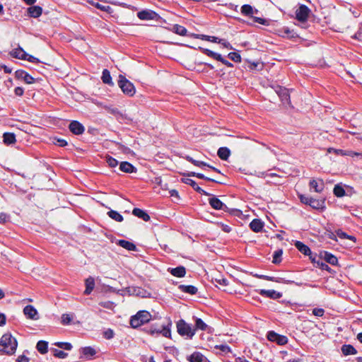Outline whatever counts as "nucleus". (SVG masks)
Instances as JSON below:
<instances>
[{
    "label": "nucleus",
    "instance_id": "obj_59",
    "mask_svg": "<svg viewBox=\"0 0 362 362\" xmlns=\"http://www.w3.org/2000/svg\"><path fill=\"white\" fill-rule=\"evenodd\" d=\"M103 337L107 339H110L114 337V332L111 329H107L103 332Z\"/></svg>",
    "mask_w": 362,
    "mask_h": 362
},
{
    "label": "nucleus",
    "instance_id": "obj_36",
    "mask_svg": "<svg viewBox=\"0 0 362 362\" xmlns=\"http://www.w3.org/2000/svg\"><path fill=\"white\" fill-rule=\"evenodd\" d=\"M203 358L204 356L201 353L194 352L187 358V360L189 362H202Z\"/></svg>",
    "mask_w": 362,
    "mask_h": 362
},
{
    "label": "nucleus",
    "instance_id": "obj_44",
    "mask_svg": "<svg viewBox=\"0 0 362 362\" xmlns=\"http://www.w3.org/2000/svg\"><path fill=\"white\" fill-rule=\"evenodd\" d=\"M207 327L206 324L201 319V318H197L195 320V327L194 329H201V330H206Z\"/></svg>",
    "mask_w": 362,
    "mask_h": 362
},
{
    "label": "nucleus",
    "instance_id": "obj_43",
    "mask_svg": "<svg viewBox=\"0 0 362 362\" xmlns=\"http://www.w3.org/2000/svg\"><path fill=\"white\" fill-rule=\"evenodd\" d=\"M241 13L247 16H252L253 14V8L249 4H244L241 7Z\"/></svg>",
    "mask_w": 362,
    "mask_h": 362
},
{
    "label": "nucleus",
    "instance_id": "obj_46",
    "mask_svg": "<svg viewBox=\"0 0 362 362\" xmlns=\"http://www.w3.org/2000/svg\"><path fill=\"white\" fill-rule=\"evenodd\" d=\"M228 57L230 59H231L232 61H233L235 62H241V59H242L241 56L238 52H230L228 54Z\"/></svg>",
    "mask_w": 362,
    "mask_h": 362
},
{
    "label": "nucleus",
    "instance_id": "obj_41",
    "mask_svg": "<svg viewBox=\"0 0 362 362\" xmlns=\"http://www.w3.org/2000/svg\"><path fill=\"white\" fill-rule=\"evenodd\" d=\"M80 358L84 360H89L90 357V346L81 348L80 351Z\"/></svg>",
    "mask_w": 362,
    "mask_h": 362
},
{
    "label": "nucleus",
    "instance_id": "obj_7",
    "mask_svg": "<svg viewBox=\"0 0 362 362\" xmlns=\"http://www.w3.org/2000/svg\"><path fill=\"white\" fill-rule=\"evenodd\" d=\"M310 13V8L307 6L302 4L296 11V18L298 21L304 23L308 20Z\"/></svg>",
    "mask_w": 362,
    "mask_h": 362
},
{
    "label": "nucleus",
    "instance_id": "obj_61",
    "mask_svg": "<svg viewBox=\"0 0 362 362\" xmlns=\"http://www.w3.org/2000/svg\"><path fill=\"white\" fill-rule=\"evenodd\" d=\"M203 37L202 39H205L209 42H218V38L217 37H215V36H208V35H202Z\"/></svg>",
    "mask_w": 362,
    "mask_h": 362
},
{
    "label": "nucleus",
    "instance_id": "obj_63",
    "mask_svg": "<svg viewBox=\"0 0 362 362\" xmlns=\"http://www.w3.org/2000/svg\"><path fill=\"white\" fill-rule=\"evenodd\" d=\"M14 93L18 96H22L24 93V89L22 87H16L14 89Z\"/></svg>",
    "mask_w": 362,
    "mask_h": 362
},
{
    "label": "nucleus",
    "instance_id": "obj_20",
    "mask_svg": "<svg viewBox=\"0 0 362 362\" xmlns=\"http://www.w3.org/2000/svg\"><path fill=\"white\" fill-rule=\"evenodd\" d=\"M209 203L211 206L216 210L223 209L226 205L217 197H213L209 199Z\"/></svg>",
    "mask_w": 362,
    "mask_h": 362
},
{
    "label": "nucleus",
    "instance_id": "obj_45",
    "mask_svg": "<svg viewBox=\"0 0 362 362\" xmlns=\"http://www.w3.org/2000/svg\"><path fill=\"white\" fill-rule=\"evenodd\" d=\"M92 6H94L95 7H96L97 8H99L100 9L101 11H106L107 13H111L112 11V8L107 5H102L98 2L96 3H94L92 1Z\"/></svg>",
    "mask_w": 362,
    "mask_h": 362
},
{
    "label": "nucleus",
    "instance_id": "obj_21",
    "mask_svg": "<svg viewBox=\"0 0 362 362\" xmlns=\"http://www.w3.org/2000/svg\"><path fill=\"white\" fill-rule=\"evenodd\" d=\"M170 272L174 276L182 278L186 274V269L183 266H179L175 268L170 269Z\"/></svg>",
    "mask_w": 362,
    "mask_h": 362
},
{
    "label": "nucleus",
    "instance_id": "obj_57",
    "mask_svg": "<svg viewBox=\"0 0 362 362\" xmlns=\"http://www.w3.org/2000/svg\"><path fill=\"white\" fill-rule=\"evenodd\" d=\"M313 314L317 317H322L325 314V310L322 308H315L313 310Z\"/></svg>",
    "mask_w": 362,
    "mask_h": 362
},
{
    "label": "nucleus",
    "instance_id": "obj_34",
    "mask_svg": "<svg viewBox=\"0 0 362 362\" xmlns=\"http://www.w3.org/2000/svg\"><path fill=\"white\" fill-rule=\"evenodd\" d=\"M202 52L207 55L208 57H212L213 59L218 61V59H221V55L218 53H216L211 49H206V48H200Z\"/></svg>",
    "mask_w": 362,
    "mask_h": 362
},
{
    "label": "nucleus",
    "instance_id": "obj_31",
    "mask_svg": "<svg viewBox=\"0 0 362 362\" xmlns=\"http://www.w3.org/2000/svg\"><path fill=\"white\" fill-rule=\"evenodd\" d=\"M4 142L7 145L13 144L16 141V135L13 133L6 132L3 135Z\"/></svg>",
    "mask_w": 362,
    "mask_h": 362
},
{
    "label": "nucleus",
    "instance_id": "obj_16",
    "mask_svg": "<svg viewBox=\"0 0 362 362\" xmlns=\"http://www.w3.org/2000/svg\"><path fill=\"white\" fill-rule=\"evenodd\" d=\"M259 294L272 299H278L282 296V293L277 292L274 290H264L259 291Z\"/></svg>",
    "mask_w": 362,
    "mask_h": 362
},
{
    "label": "nucleus",
    "instance_id": "obj_50",
    "mask_svg": "<svg viewBox=\"0 0 362 362\" xmlns=\"http://www.w3.org/2000/svg\"><path fill=\"white\" fill-rule=\"evenodd\" d=\"M54 344L64 350H71L72 348V345L69 342H56Z\"/></svg>",
    "mask_w": 362,
    "mask_h": 362
},
{
    "label": "nucleus",
    "instance_id": "obj_15",
    "mask_svg": "<svg viewBox=\"0 0 362 362\" xmlns=\"http://www.w3.org/2000/svg\"><path fill=\"white\" fill-rule=\"evenodd\" d=\"M308 206H310V207H312L314 209L323 211L326 208L325 199H317L312 197L310 203H308Z\"/></svg>",
    "mask_w": 362,
    "mask_h": 362
},
{
    "label": "nucleus",
    "instance_id": "obj_39",
    "mask_svg": "<svg viewBox=\"0 0 362 362\" xmlns=\"http://www.w3.org/2000/svg\"><path fill=\"white\" fill-rule=\"evenodd\" d=\"M333 193L337 197H342L346 194L344 187L339 184L334 187Z\"/></svg>",
    "mask_w": 362,
    "mask_h": 362
},
{
    "label": "nucleus",
    "instance_id": "obj_29",
    "mask_svg": "<svg viewBox=\"0 0 362 362\" xmlns=\"http://www.w3.org/2000/svg\"><path fill=\"white\" fill-rule=\"evenodd\" d=\"M341 350L344 356L355 355L357 354L356 349L351 344H344Z\"/></svg>",
    "mask_w": 362,
    "mask_h": 362
},
{
    "label": "nucleus",
    "instance_id": "obj_28",
    "mask_svg": "<svg viewBox=\"0 0 362 362\" xmlns=\"http://www.w3.org/2000/svg\"><path fill=\"white\" fill-rule=\"evenodd\" d=\"M218 156L223 160H227L230 155V151L227 147H221L217 151Z\"/></svg>",
    "mask_w": 362,
    "mask_h": 362
},
{
    "label": "nucleus",
    "instance_id": "obj_37",
    "mask_svg": "<svg viewBox=\"0 0 362 362\" xmlns=\"http://www.w3.org/2000/svg\"><path fill=\"white\" fill-rule=\"evenodd\" d=\"M188 175H189V176L197 177H198L199 179L206 180H208V181H211V182H214L219 183V184L222 183V182H221L219 180H214V179L206 177L202 173L192 172V173H189Z\"/></svg>",
    "mask_w": 362,
    "mask_h": 362
},
{
    "label": "nucleus",
    "instance_id": "obj_60",
    "mask_svg": "<svg viewBox=\"0 0 362 362\" xmlns=\"http://www.w3.org/2000/svg\"><path fill=\"white\" fill-rule=\"evenodd\" d=\"M84 293L87 295L90 293V278L86 279V290Z\"/></svg>",
    "mask_w": 362,
    "mask_h": 362
},
{
    "label": "nucleus",
    "instance_id": "obj_38",
    "mask_svg": "<svg viewBox=\"0 0 362 362\" xmlns=\"http://www.w3.org/2000/svg\"><path fill=\"white\" fill-rule=\"evenodd\" d=\"M335 233L337 234V236H338L341 239H349L354 242L356 241V238L354 236L348 235L345 232L342 231L341 229L337 230Z\"/></svg>",
    "mask_w": 362,
    "mask_h": 362
},
{
    "label": "nucleus",
    "instance_id": "obj_26",
    "mask_svg": "<svg viewBox=\"0 0 362 362\" xmlns=\"http://www.w3.org/2000/svg\"><path fill=\"white\" fill-rule=\"evenodd\" d=\"M178 288L183 293H187L191 295H194L197 293L198 289L197 287L192 285H184L181 284L178 286Z\"/></svg>",
    "mask_w": 362,
    "mask_h": 362
},
{
    "label": "nucleus",
    "instance_id": "obj_8",
    "mask_svg": "<svg viewBox=\"0 0 362 362\" xmlns=\"http://www.w3.org/2000/svg\"><path fill=\"white\" fill-rule=\"evenodd\" d=\"M267 339L270 341L276 342L279 345H285L288 343V338L284 335L277 334L274 331H269Z\"/></svg>",
    "mask_w": 362,
    "mask_h": 362
},
{
    "label": "nucleus",
    "instance_id": "obj_5",
    "mask_svg": "<svg viewBox=\"0 0 362 362\" xmlns=\"http://www.w3.org/2000/svg\"><path fill=\"white\" fill-rule=\"evenodd\" d=\"M117 83L118 86L120 88L124 95L129 97H132L135 95L136 88L134 84L125 76L121 74L119 75V80Z\"/></svg>",
    "mask_w": 362,
    "mask_h": 362
},
{
    "label": "nucleus",
    "instance_id": "obj_51",
    "mask_svg": "<svg viewBox=\"0 0 362 362\" xmlns=\"http://www.w3.org/2000/svg\"><path fill=\"white\" fill-rule=\"evenodd\" d=\"M106 162L110 168H115L118 165V161L111 156L106 158Z\"/></svg>",
    "mask_w": 362,
    "mask_h": 362
},
{
    "label": "nucleus",
    "instance_id": "obj_19",
    "mask_svg": "<svg viewBox=\"0 0 362 362\" xmlns=\"http://www.w3.org/2000/svg\"><path fill=\"white\" fill-rule=\"evenodd\" d=\"M29 16L37 18L42 15V8L39 6H31L27 9Z\"/></svg>",
    "mask_w": 362,
    "mask_h": 362
},
{
    "label": "nucleus",
    "instance_id": "obj_17",
    "mask_svg": "<svg viewBox=\"0 0 362 362\" xmlns=\"http://www.w3.org/2000/svg\"><path fill=\"white\" fill-rule=\"evenodd\" d=\"M119 170L126 173H136V168L127 161L121 162L119 164Z\"/></svg>",
    "mask_w": 362,
    "mask_h": 362
},
{
    "label": "nucleus",
    "instance_id": "obj_42",
    "mask_svg": "<svg viewBox=\"0 0 362 362\" xmlns=\"http://www.w3.org/2000/svg\"><path fill=\"white\" fill-rule=\"evenodd\" d=\"M282 255H283L282 249L276 250L273 254L272 262L276 264H279L282 260V259H281Z\"/></svg>",
    "mask_w": 362,
    "mask_h": 362
},
{
    "label": "nucleus",
    "instance_id": "obj_2",
    "mask_svg": "<svg viewBox=\"0 0 362 362\" xmlns=\"http://www.w3.org/2000/svg\"><path fill=\"white\" fill-rule=\"evenodd\" d=\"M151 319V315L146 310H140L130 319V325L132 328H138L144 324L148 322Z\"/></svg>",
    "mask_w": 362,
    "mask_h": 362
},
{
    "label": "nucleus",
    "instance_id": "obj_30",
    "mask_svg": "<svg viewBox=\"0 0 362 362\" xmlns=\"http://www.w3.org/2000/svg\"><path fill=\"white\" fill-rule=\"evenodd\" d=\"M257 277L259 279H264V280L274 281V282H276V283L289 284V283L292 282L291 281H283L282 278L270 276H267V275H258Z\"/></svg>",
    "mask_w": 362,
    "mask_h": 362
},
{
    "label": "nucleus",
    "instance_id": "obj_64",
    "mask_svg": "<svg viewBox=\"0 0 362 362\" xmlns=\"http://www.w3.org/2000/svg\"><path fill=\"white\" fill-rule=\"evenodd\" d=\"M16 362H29V358L25 355H21L18 357Z\"/></svg>",
    "mask_w": 362,
    "mask_h": 362
},
{
    "label": "nucleus",
    "instance_id": "obj_13",
    "mask_svg": "<svg viewBox=\"0 0 362 362\" xmlns=\"http://www.w3.org/2000/svg\"><path fill=\"white\" fill-rule=\"evenodd\" d=\"M320 258H323L326 262L332 265L336 266L338 264L337 257L327 251L320 252Z\"/></svg>",
    "mask_w": 362,
    "mask_h": 362
},
{
    "label": "nucleus",
    "instance_id": "obj_27",
    "mask_svg": "<svg viewBox=\"0 0 362 362\" xmlns=\"http://www.w3.org/2000/svg\"><path fill=\"white\" fill-rule=\"evenodd\" d=\"M101 79H102L103 82L105 84L109 85L110 86H114V83L112 81V76L110 75V73L106 69H105L103 71V74H102Z\"/></svg>",
    "mask_w": 362,
    "mask_h": 362
},
{
    "label": "nucleus",
    "instance_id": "obj_4",
    "mask_svg": "<svg viewBox=\"0 0 362 362\" xmlns=\"http://www.w3.org/2000/svg\"><path fill=\"white\" fill-rule=\"evenodd\" d=\"M171 327L172 322L169 319L168 322L165 325H162L160 328H157L153 325H151L150 327H147L144 329V331L152 336L154 334H162L163 337L167 338H171Z\"/></svg>",
    "mask_w": 362,
    "mask_h": 362
},
{
    "label": "nucleus",
    "instance_id": "obj_3",
    "mask_svg": "<svg viewBox=\"0 0 362 362\" xmlns=\"http://www.w3.org/2000/svg\"><path fill=\"white\" fill-rule=\"evenodd\" d=\"M176 327L177 333L188 339H192L196 332V329L192 327V325L187 323L184 320L180 319L176 322Z\"/></svg>",
    "mask_w": 362,
    "mask_h": 362
},
{
    "label": "nucleus",
    "instance_id": "obj_14",
    "mask_svg": "<svg viewBox=\"0 0 362 362\" xmlns=\"http://www.w3.org/2000/svg\"><path fill=\"white\" fill-rule=\"evenodd\" d=\"M158 14L153 11H141L137 13V16L140 20L148 21L153 20L157 17Z\"/></svg>",
    "mask_w": 362,
    "mask_h": 362
},
{
    "label": "nucleus",
    "instance_id": "obj_18",
    "mask_svg": "<svg viewBox=\"0 0 362 362\" xmlns=\"http://www.w3.org/2000/svg\"><path fill=\"white\" fill-rule=\"evenodd\" d=\"M264 223L258 218L253 219L250 223V229L255 233L262 231Z\"/></svg>",
    "mask_w": 362,
    "mask_h": 362
},
{
    "label": "nucleus",
    "instance_id": "obj_56",
    "mask_svg": "<svg viewBox=\"0 0 362 362\" xmlns=\"http://www.w3.org/2000/svg\"><path fill=\"white\" fill-rule=\"evenodd\" d=\"M23 81L28 84H33L35 83V79L28 73H26V74H25Z\"/></svg>",
    "mask_w": 362,
    "mask_h": 362
},
{
    "label": "nucleus",
    "instance_id": "obj_10",
    "mask_svg": "<svg viewBox=\"0 0 362 362\" xmlns=\"http://www.w3.org/2000/svg\"><path fill=\"white\" fill-rule=\"evenodd\" d=\"M23 313L28 319L37 320L39 319L37 310L31 305H26L23 308Z\"/></svg>",
    "mask_w": 362,
    "mask_h": 362
},
{
    "label": "nucleus",
    "instance_id": "obj_24",
    "mask_svg": "<svg viewBox=\"0 0 362 362\" xmlns=\"http://www.w3.org/2000/svg\"><path fill=\"white\" fill-rule=\"evenodd\" d=\"M294 245L298 249V250L299 252H300L302 254H303L304 255L310 254L311 250H310V247L308 245H306L305 244H304L303 243H302L299 240H296L294 243Z\"/></svg>",
    "mask_w": 362,
    "mask_h": 362
},
{
    "label": "nucleus",
    "instance_id": "obj_6",
    "mask_svg": "<svg viewBox=\"0 0 362 362\" xmlns=\"http://www.w3.org/2000/svg\"><path fill=\"white\" fill-rule=\"evenodd\" d=\"M276 94L280 98L281 101L284 104H286L288 105H291V102L290 99V93L288 89L285 87H282L280 86H276L274 89Z\"/></svg>",
    "mask_w": 362,
    "mask_h": 362
},
{
    "label": "nucleus",
    "instance_id": "obj_49",
    "mask_svg": "<svg viewBox=\"0 0 362 362\" xmlns=\"http://www.w3.org/2000/svg\"><path fill=\"white\" fill-rule=\"evenodd\" d=\"M61 322L64 325H66L71 323L72 321L73 317L69 314H63L62 315Z\"/></svg>",
    "mask_w": 362,
    "mask_h": 362
},
{
    "label": "nucleus",
    "instance_id": "obj_58",
    "mask_svg": "<svg viewBox=\"0 0 362 362\" xmlns=\"http://www.w3.org/2000/svg\"><path fill=\"white\" fill-rule=\"evenodd\" d=\"M306 256H308L309 257V259H310L311 262L314 264V266L315 267V265H317V262L318 261L317 259V255L316 253H313L311 251H310V254L309 255H307Z\"/></svg>",
    "mask_w": 362,
    "mask_h": 362
},
{
    "label": "nucleus",
    "instance_id": "obj_32",
    "mask_svg": "<svg viewBox=\"0 0 362 362\" xmlns=\"http://www.w3.org/2000/svg\"><path fill=\"white\" fill-rule=\"evenodd\" d=\"M171 30L173 32H174L175 33H176L179 35H181V36L187 35V29L184 26L178 25V24L173 25V27L171 29Z\"/></svg>",
    "mask_w": 362,
    "mask_h": 362
},
{
    "label": "nucleus",
    "instance_id": "obj_35",
    "mask_svg": "<svg viewBox=\"0 0 362 362\" xmlns=\"http://www.w3.org/2000/svg\"><path fill=\"white\" fill-rule=\"evenodd\" d=\"M186 160H188L189 162H190L191 163H192L193 165H194L195 166H197L199 168H203V167L208 168V166H209V164H208L204 161L195 160L189 156H186Z\"/></svg>",
    "mask_w": 362,
    "mask_h": 362
},
{
    "label": "nucleus",
    "instance_id": "obj_55",
    "mask_svg": "<svg viewBox=\"0 0 362 362\" xmlns=\"http://www.w3.org/2000/svg\"><path fill=\"white\" fill-rule=\"evenodd\" d=\"M215 281L219 285L223 286H226L228 285V279L224 277L216 278Z\"/></svg>",
    "mask_w": 362,
    "mask_h": 362
},
{
    "label": "nucleus",
    "instance_id": "obj_47",
    "mask_svg": "<svg viewBox=\"0 0 362 362\" xmlns=\"http://www.w3.org/2000/svg\"><path fill=\"white\" fill-rule=\"evenodd\" d=\"M320 259L321 258L318 259L317 265H315V267L321 269L322 270H326L329 272H331L332 269L326 263H325L322 260H320Z\"/></svg>",
    "mask_w": 362,
    "mask_h": 362
},
{
    "label": "nucleus",
    "instance_id": "obj_33",
    "mask_svg": "<svg viewBox=\"0 0 362 362\" xmlns=\"http://www.w3.org/2000/svg\"><path fill=\"white\" fill-rule=\"evenodd\" d=\"M36 349L40 354H45L48 351V343L45 341H39Z\"/></svg>",
    "mask_w": 362,
    "mask_h": 362
},
{
    "label": "nucleus",
    "instance_id": "obj_62",
    "mask_svg": "<svg viewBox=\"0 0 362 362\" xmlns=\"http://www.w3.org/2000/svg\"><path fill=\"white\" fill-rule=\"evenodd\" d=\"M218 43L221 44L224 47H226L229 49H233V47L231 46V45L228 42H227L226 40H225L223 39H219Z\"/></svg>",
    "mask_w": 362,
    "mask_h": 362
},
{
    "label": "nucleus",
    "instance_id": "obj_54",
    "mask_svg": "<svg viewBox=\"0 0 362 362\" xmlns=\"http://www.w3.org/2000/svg\"><path fill=\"white\" fill-rule=\"evenodd\" d=\"M26 73H27L26 71L21 70V69L17 70L15 72V77L17 79L23 80L24 77H25V74H26Z\"/></svg>",
    "mask_w": 362,
    "mask_h": 362
},
{
    "label": "nucleus",
    "instance_id": "obj_25",
    "mask_svg": "<svg viewBox=\"0 0 362 362\" xmlns=\"http://www.w3.org/2000/svg\"><path fill=\"white\" fill-rule=\"evenodd\" d=\"M133 215L143 219L144 221H148L150 220V216L144 210L134 208L132 211Z\"/></svg>",
    "mask_w": 362,
    "mask_h": 362
},
{
    "label": "nucleus",
    "instance_id": "obj_11",
    "mask_svg": "<svg viewBox=\"0 0 362 362\" xmlns=\"http://www.w3.org/2000/svg\"><path fill=\"white\" fill-rule=\"evenodd\" d=\"M69 129L71 132L76 135L82 134L85 130L83 125L76 120H73L70 122Z\"/></svg>",
    "mask_w": 362,
    "mask_h": 362
},
{
    "label": "nucleus",
    "instance_id": "obj_23",
    "mask_svg": "<svg viewBox=\"0 0 362 362\" xmlns=\"http://www.w3.org/2000/svg\"><path fill=\"white\" fill-rule=\"evenodd\" d=\"M117 245L129 251H135L136 249V245L133 243L126 240H119L117 242Z\"/></svg>",
    "mask_w": 362,
    "mask_h": 362
},
{
    "label": "nucleus",
    "instance_id": "obj_52",
    "mask_svg": "<svg viewBox=\"0 0 362 362\" xmlns=\"http://www.w3.org/2000/svg\"><path fill=\"white\" fill-rule=\"evenodd\" d=\"M215 349H219L224 353H229L231 351L230 346L226 344L216 345Z\"/></svg>",
    "mask_w": 362,
    "mask_h": 362
},
{
    "label": "nucleus",
    "instance_id": "obj_22",
    "mask_svg": "<svg viewBox=\"0 0 362 362\" xmlns=\"http://www.w3.org/2000/svg\"><path fill=\"white\" fill-rule=\"evenodd\" d=\"M11 55L16 58L24 60L25 59V57L28 56V54H27L21 47H18L16 49H14L11 52Z\"/></svg>",
    "mask_w": 362,
    "mask_h": 362
},
{
    "label": "nucleus",
    "instance_id": "obj_53",
    "mask_svg": "<svg viewBox=\"0 0 362 362\" xmlns=\"http://www.w3.org/2000/svg\"><path fill=\"white\" fill-rule=\"evenodd\" d=\"M298 198L300 199L301 203L308 205V203H310L312 197L305 196L304 194H299Z\"/></svg>",
    "mask_w": 362,
    "mask_h": 362
},
{
    "label": "nucleus",
    "instance_id": "obj_12",
    "mask_svg": "<svg viewBox=\"0 0 362 362\" xmlns=\"http://www.w3.org/2000/svg\"><path fill=\"white\" fill-rule=\"evenodd\" d=\"M182 182L185 184L190 185L197 192L204 194L206 196H211V194L204 191L200 187L198 186L197 183L192 179L190 178H182Z\"/></svg>",
    "mask_w": 362,
    "mask_h": 362
},
{
    "label": "nucleus",
    "instance_id": "obj_48",
    "mask_svg": "<svg viewBox=\"0 0 362 362\" xmlns=\"http://www.w3.org/2000/svg\"><path fill=\"white\" fill-rule=\"evenodd\" d=\"M52 351H53V355L55 357L59 358H65L68 356V354L66 353H65L64 351H62L59 349H53Z\"/></svg>",
    "mask_w": 362,
    "mask_h": 362
},
{
    "label": "nucleus",
    "instance_id": "obj_1",
    "mask_svg": "<svg viewBox=\"0 0 362 362\" xmlns=\"http://www.w3.org/2000/svg\"><path fill=\"white\" fill-rule=\"evenodd\" d=\"M18 346L16 339L10 333L4 334L0 339V352L8 355L15 353Z\"/></svg>",
    "mask_w": 362,
    "mask_h": 362
},
{
    "label": "nucleus",
    "instance_id": "obj_9",
    "mask_svg": "<svg viewBox=\"0 0 362 362\" xmlns=\"http://www.w3.org/2000/svg\"><path fill=\"white\" fill-rule=\"evenodd\" d=\"M310 189L317 193H321L325 189V182L321 178H312L309 182Z\"/></svg>",
    "mask_w": 362,
    "mask_h": 362
},
{
    "label": "nucleus",
    "instance_id": "obj_40",
    "mask_svg": "<svg viewBox=\"0 0 362 362\" xmlns=\"http://www.w3.org/2000/svg\"><path fill=\"white\" fill-rule=\"evenodd\" d=\"M107 215L110 218L117 222H122L124 219L123 216L115 210L109 211L107 212Z\"/></svg>",
    "mask_w": 362,
    "mask_h": 362
}]
</instances>
